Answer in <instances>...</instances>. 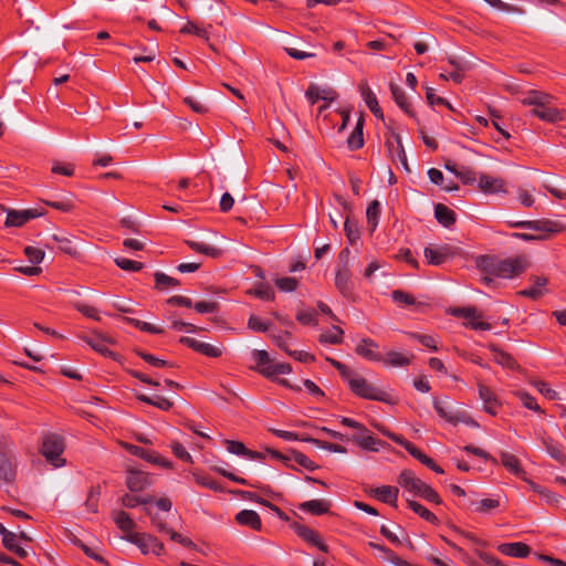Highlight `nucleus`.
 <instances>
[{
  "label": "nucleus",
  "instance_id": "5",
  "mask_svg": "<svg viewBox=\"0 0 566 566\" xmlns=\"http://www.w3.org/2000/svg\"><path fill=\"white\" fill-rule=\"evenodd\" d=\"M347 382L350 387V389L358 396L371 399V400H384V392L379 390L378 388L374 387L369 382H367L366 379L357 376L352 375L349 379H347Z\"/></svg>",
  "mask_w": 566,
  "mask_h": 566
},
{
  "label": "nucleus",
  "instance_id": "19",
  "mask_svg": "<svg viewBox=\"0 0 566 566\" xmlns=\"http://www.w3.org/2000/svg\"><path fill=\"white\" fill-rule=\"evenodd\" d=\"M553 96L543 91L532 90L528 91L527 95L522 98V103L524 105H530L534 107L546 106L547 104H552Z\"/></svg>",
  "mask_w": 566,
  "mask_h": 566
},
{
  "label": "nucleus",
  "instance_id": "22",
  "mask_svg": "<svg viewBox=\"0 0 566 566\" xmlns=\"http://www.w3.org/2000/svg\"><path fill=\"white\" fill-rule=\"evenodd\" d=\"M235 521L241 524L249 526L255 531H260L262 527L261 518L259 514L253 510H242L235 515Z\"/></svg>",
  "mask_w": 566,
  "mask_h": 566
},
{
  "label": "nucleus",
  "instance_id": "32",
  "mask_svg": "<svg viewBox=\"0 0 566 566\" xmlns=\"http://www.w3.org/2000/svg\"><path fill=\"white\" fill-rule=\"evenodd\" d=\"M500 457L502 465L506 468L509 471H511L517 476H522L524 474V470L521 468L520 461L515 455L502 451L500 453Z\"/></svg>",
  "mask_w": 566,
  "mask_h": 566
},
{
  "label": "nucleus",
  "instance_id": "55",
  "mask_svg": "<svg viewBox=\"0 0 566 566\" xmlns=\"http://www.w3.org/2000/svg\"><path fill=\"white\" fill-rule=\"evenodd\" d=\"M528 484L534 492L544 497L548 503H556L558 501V496L555 493L551 492L549 490L544 489L541 485L535 484L534 482L531 481L528 482Z\"/></svg>",
  "mask_w": 566,
  "mask_h": 566
},
{
  "label": "nucleus",
  "instance_id": "36",
  "mask_svg": "<svg viewBox=\"0 0 566 566\" xmlns=\"http://www.w3.org/2000/svg\"><path fill=\"white\" fill-rule=\"evenodd\" d=\"M364 119L360 117L356 124L355 129L352 132L347 139V145L350 149H359L364 145L363 138Z\"/></svg>",
  "mask_w": 566,
  "mask_h": 566
},
{
  "label": "nucleus",
  "instance_id": "18",
  "mask_svg": "<svg viewBox=\"0 0 566 566\" xmlns=\"http://www.w3.org/2000/svg\"><path fill=\"white\" fill-rule=\"evenodd\" d=\"M532 114L547 123H557L564 118L563 112L553 107L552 104H547L542 107H534Z\"/></svg>",
  "mask_w": 566,
  "mask_h": 566
},
{
  "label": "nucleus",
  "instance_id": "34",
  "mask_svg": "<svg viewBox=\"0 0 566 566\" xmlns=\"http://www.w3.org/2000/svg\"><path fill=\"white\" fill-rule=\"evenodd\" d=\"M491 349L493 352V359L499 365L510 368V369H515L518 367L515 359L510 354L499 349L497 347H495L493 345H491Z\"/></svg>",
  "mask_w": 566,
  "mask_h": 566
},
{
  "label": "nucleus",
  "instance_id": "1",
  "mask_svg": "<svg viewBox=\"0 0 566 566\" xmlns=\"http://www.w3.org/2000/svg\"><path fill=\"white\" fill-rule=\"evenodd\" d=\"M478 265L484 273L502 279H511L525 269L521 259L496 260L484 256L481 258Z\"/></svg>",
  "mask_w": 566,
  "mask_h": 566
},
{
  "label": "nucleus",
  "instance_id": "14",
  "mask_svg": "<svg viewBox=\"0 0 566 566\" xmlns=\"http://www.w3.org/2000/svg\"><path fill=\"white\" fill-rule=\"evenodd\" d=\"M479 188L488 195L506 192L503 179L485 174H482L479 177Z\"/></svg>",
  "mask_w": 566,
  "mask_h": 566
},
{
  "label": "nucleus",
  "instance_id": "54",
  "mask_svg": "<svg viewBox=\"0 0 566 566\" xmlns=\"http://www.w3.org/2000/svg\"><path fill=\"white\" fill-rule=\"evenodd\" d=\"M125 321L128 322L129 324L134 325L135 327H137L142 331L151 333V334H161L163 333L161 328L156 327L149 323L136 319V318L125 317Z\"/></svg>",
  "mask_w": 566,
  "mask_h": 566
},
{
  "label": "nucleus",
  "instance_id": "28",
  "mask_svg": "<svg viewBox=\"0 0 566 566\" xmlns=\"http://www.w3.org/2000/svg\"><path fill=\"white\" fill-rule=\"evenodd\" d=\"M226 444H227V450L230 453L238 454V455H244V457H247V458H249L251 460H261V459H263V454L262 453L248 450L245 448V446L243 443H241V442L232 441V440H227Z\"/></svg>",
  "mask_w": 566,
  "mask_h": 566
},
{
  "label": "nucleus",
  "instance_id": "24",
  "mask_svg": "<svg viewBox=\"0 0 566 566\" xmlns=\"http://www.w3.org/2000/svg\"><path fill=\"white\" fill-rule=\"evenodd\" d=\"M499 551L502 554L507 555V556L523 558V557H526L530 554L531 548H530V546H527L524 543L516 542V543L501 544L499 546Z\"/></svg>",
  "mask_w": 566,
  "mask_h": 566
},
{
  "label": "nucleus",
  "instance_id": "27",
  "mask_svg": "<svg viewBox=\"0 0 566 566\" xmlns=\"http://www.w3.org/2000/svg\"><path fill=\"white\" fill-rule=\"evenodd\" d=\"M352 273L349 269H337L335 276V285L337 290L345 296H348L352 292Z\"/></svg>",
  "mask_w": 566,
  "mask_h": 566
},
{
  "label": "nucleus",
  "instance_id": "37",
  "mask_svg": "<svg viewBox=\"0 0 566 566\" xmlns=\"http://www.w3.org/2000/svg\"><path fill=\"white\" fill-rule=\"evenodd\" d=\"M412 355L408 356L399 352H388L382 360L392 367H403L409 365Z\"/></svg>",
  "mask_w": 566,
  "mask_h": 566
},
{
  "label": "nucleus",
  "instance_id": "43",
  "mask_svg": "<svg viewBox=\"0 0 566 566\" xmlns=\"http://www.w3.org/2000/svg\"><path fill=\"white\" fill-rule=\"evenodd\" d=\"M302 441H306V442H310V443H313L322 449H325V450H328V451H332V452H338V453H346L347 450L345 447L340 446V444H334V443H329V442H325V441H321L319 439H315V438H312V437H305V438H301Z\"/></svg>",
  "mask_w": 566,
  "mask_h": 566
},
{
  "label": "nucleus",
  "instance_id": "40",
  "mask_svg": "<svg viewBox=\"0 0 566 566\" xmlns=\"http://www.w3.org/2000/svg\"><path fill=\"white\" fill-rule=\"evenodd\" d=\"M187 244L190 249H192L196 252L203 253L211 258H217L221 254V250L209 244L196 242V241H187Z\"/></svg>",
  "mask_w": 566,
  "mask_h": 566
},
{
  "label": "nucleus",
  "instance_id": "31",
  "mask_svg": "<svg viewBox=\"0 0 566 566\" xmlns=\"http://www.w3.org/2000/svg\"><path fill=\"white\" fill-rule=\"evenodd\" d=\"M434 217L443 227H450L455 221V213L442 203L436 205Z\"/></svg>",
  "mask_w": 566,
  "mask_h": 566
},
{
  "label": "nucleus",
  "instance_id": "2",
  "mask_svg": "<svg viewBox=\"0 0 566 566\" xmlns=\"http://www.w3.org/2000/svg\"><path fill=\"white\" fill-rule=\"evenodd\" d=\"M398 481L399 484L402 488L407 489L409 492H412L413 494L419 495L429 502H434L437 504L441 503L438 493L427 483L416 478V475L411 471H402L399 475Z\"/></svg>",
  "mask_w": 566,
  "mask_h": 566
},
{
  "label": "nucleus",
  "instance_id": "38",
  "mask_svg": "<svg viewBox=\"0 0 566 566\" xmlns=\"http://www.w3.org/2000/svg\"><path fill=\"white\" fill-rule=\"evenodd\" d=\"M379 216H380V203L378 200H374L369 203L367 211H366L367 224H368L370 232H374L375 229L377 228Z\"/></svg>",
  "mask_w": 566,
  "mask_h": 566
},
{
  "label": "nucleus",
  "instance_id": "45",
  "mask_svg": "<svg viewBox=\"0 0 566 566\" xmlns=\"http://www.w3.org/2000/svg\"><path fill=\"white\" fill-rule=\"evenodd\" d=\"M392 300L400 304V305H407V306H417L420 305L419 302L416 301V298L401 290H395L391 293Z\"/></svg>",
  "mask_w": 566,
  "mask_h": 566
},
{
  "label": "nucleus",
  "instance_id": "53",
  "mask_svg": "<svg viewBox=\"0 0 566 566\" xmlns=\"http://www.w3.org/2000/svg\"><path fill=\"white\" fill-rule=\"evenodd\" d=\"M543 444L548 454L558 462H564L566 457L560 449L549 439H543Z\"/></svg>",
  "mask_w": 566,
  "mask_h": 566
},
{
  "label": "nucleus",
  "instance_id": "13",
  "mask_svg": "<svg viewBox=\"0 0 566 566\" xmlns=\"http://www.w3.org/2000/svg\"><path fill=\"white\" fill-rule=\"evenodd\" d=\"M423 253L429 264L441 265L453 255V248L447 244L427 247Z\"/></svg>",
  "mask_w": 566,
  "mask_h": 566
},
{
  "label": "nucleus",
  "instance_id": "49",
  "mask_svg": "<svg viewBox=\"0 0 566 566\" xmlns=\"http://www.w3.org/2000/svg\"><path fill=\"white\" fill-rule=\"evenodd\" d=\"M52 240L59 244V249L70 255L76 253L75 248L72 245V242L69 238L60 234H53Z\"/></svg>",
  "mask_w": 566,
  "mask_h": 566
},
{
  "label": "nucleus",
  "instance_id": "51",
  "mask_svg": "<svg viewBox=\"0 0 566 566\" xmlns=\"http://www.w3.org/2000/svg\"><path fill=\"white\" fill-rule=\"evenodd\" d=\"M114 262L124 271L138 272L144 268L143 263L125 258H116Z\"/></svg>",
  "mask_w": 566,
  "mask_h": 566
},
{
  "label": "nucleus",
  "instance_id": "29",
  "mask_svg": "<svg viewBox=\"0 0 566 566\" xmlns=\"http://www.w3.org/2000/svg\"><path fill=\"white\" fill-rule=\"evenodd\" d=\"M371 494L378 500L396 506L398 489L384 485L371 490Z\"/></svg>",
  "mask_w": 566,
  "mask_h": 566
},
{
  "label": "nucleus",
  "instance_id": "39",
  "mask_svg": "<svg viewBox=\"0 0 566 566\" xmlns=\"http://www.w3.org/2000/svg\"><path fill=\"white\" fill-rule=\"evenodd\" d=\"M389 87L392 94V97L397 105L402 108L406 113H410L409 104L407 102V98L405 96L403 90L396 83L390 82Z\"/></svg>",
  "mask_w": 566,
  "mask_h": 566
},
{
  "label": "nucleus",
  "instance_id": "7",
  "mask_svg": "<svg viewBox=\"0 0 566 566\" xmlns=\"http://www.w3.org/2000/svg\"><path fill=\"white\" fill-rule=\"evenodd\" d=\"M17 476V460L10 452L0 451V488L11 485Z\"/></svg>",
  "mask_w": 566,
  "mask_h": 566
},
{
  "label": "nucleus",
  "instance_id": "8",
  "mask_svg": "<svg viewBox=\"0 0 566 566\" xmlns=\"http://www.w3.org/2000/svg\"><path fill=\"white\" fill-rule=\"evenodd\" d=\"M306 98L311 104H315L318 101H324L325 103L333 102L337 97L336 91L328 84H318L312 82L308 85V88L305 92Z\"/></svg>",
  "mask_w": 566,
  "mask_h": 566
},
{
  "label": "nucleus",
  "instance_id": "56",
  "mask_svg": "<svg viewBox=\"0 0 566 566\" xmlns=\"http://www.w3.org/2000/svg\"><path fill=\"white\" fill-rule=\"evenodd\" d=\"M24 253L28 260L33 264H39L43 261L45 253L43 250L34 247H25Z\"/></svg>",
  "mask_w": 566,
  "mask_h": 566
},
{
  "label": "nucleus",
  "instance_id": "46",
  "mask_svg": "<svg viewBox=\"0 0 566 566\" xmlns=\"http://www.w3.org/2000/svg\"><path fill=\"white\" fill-rule=\"evenodd\" d=\"M408 505L415 513L419 514L426 521L431 523H434L437 521L436 515L431 513L429 510H427L424 506H422L420 503L408 500Z\"/></svg>",
  "mask_w": 566,
  "mask_h": 566
},
{
  "label": "nucleus",
  "instance_id": "64",
  "mask_svg": "<svg viewBox=\"0 0 566 566\" xmlns=\"http://www.w3.org/2000/svg\"><path fill=\"white\" fill-rule=\"evenodd\" d=\"M534 386L546 398L552 400L557 398V392L549 388V386L546 382L537 380L534 382Z\"/></svg>",
  "mask_w": 566,
  "mask_h": 566
},
{
  "label": "nucleus",
  "instance_id": "9",
  "mask_svg": "<svg viewBox=\"0 0 566 566\" xmlns=\"http://www.w3.org/2000/svg\"><path fill=\"white\" fill-rule=\"evenodd\" d=\"M145 511H146V514L150 517L151 524L157 528L158 532L168 535L170 537V539H172L174 542H177L184 546H187V547L193 546V543L191 539L184 537L181 534L171 530L157 513H153V511L148 507H146Z\"/></svg>",
  "mask_w": 566,
  "mask_h": 566
},
{
  "label": "nucleus",
  "instance_id": "3",
  "mask_svg": "<svg viewBox=\"0 0 566 566\" xmlns=\"http://www.w3.org/2000/svg\"><path fill=\"white\" fill-rule=\"evenodd\" d=\"M64 451L63 439L54 433H48L43 437L41 452L54 468L63 467L65 460L61 458Z\"/></svg>",
  "mask_w": 566,
  "mask_h": 566
},
{
  "label": "nucleus",
  "instance_id": "35",
  "mask_svg": "<svg viewBox=\"0 0 566 566\" xmlns=\"http://www.w3.org/2000/svg\"><path fill=\"white\" fill-rule=\"evenodd\" d=\"M546 284V277L536 276L533 281L532 287L521 291L520 294L536 300L544 294V287Z\"/></svg>",
  "mask_w": 566,
  "mask_h": 566
},
{
  "label": "nucleus",
  "instance_id": "48",
  "mask_svg": "<svg viewBox=\"0 0 566 566\" xmlns=\"http://www.w3.org/2000/svg\"><path fill=\"white\" fill-rule=\"evenodd\" d=\"M344 332L338 326H333V329L331 332H326L321 335L319 340L323 343H329V344H339L342 343V336Z\"/></svg>",
  "mask_w": 566,
  "mask_h": 566
},
{
  "label": "nucleus",
  "instance_id": "57",
  "mask_svg": "<svg viewBox=\"0 0 566 566\" xmlns=\"http://www.w3.org/2000/svg\"><path fill=\"white\" fill-rule=\"evenodd\" d=\"M344 230L350 243H355L359 239L358 227L349 218L345 221Z\"/></svg>",
  "mask_w": 566,
  "mask_h": 566
},
{
  "label": "nucleus",
  "instance_id": "15",
  "mask_svg": "<svg viewBox=\"0 0 566 566\" xmlns=\"http://www.w3.org/2000/svg\"><path fill=\"white\" fill-rule=\"evenodd\" d=\"M81 338L101 355L105 357L113 355V353L105 345V343H111L112 339L105 334L94 331L92 337L81 336Z\"/></svg>",
  "mask_w": 566,
  "mask_h": 566
},
{
  "label": "nucleus",
  "instance_id": "20",
  "mask_svg": "<svg viewBox=\"0 0 566 566\" xmlns=\"http://www.w3.org/2000/svg\"><path fill=\"white\" fill-rule=\"evenodd\" d=\"M377 348L378 344L369 338H365L357 345L356 352L369 360L380 361L382 356L376 350Z\"/></svg>",
  "mask_w": 566,
  "mask_h": 566
},
{
  "label": "nucleus",
  "instance_id": "60",
  "mask_svg": "<svg viewBox=\"0 0 566 566\" xmlns=\"http://www.w3.org/2000/svg\"><path fill=\"white\" fill-rule=\"evenodd\" d=\"M472 505L475 506L476 511L489 512L499 506V501L493 499H484L481 501L472 502Z\"/></svg>",
  "mask_w": 566,
  "mask_h": 566
},
{
  "label": "nucleus",
  "instance_id": "25",
  "mask_svg": "<svg viewBox=\"0 0 566 566\" xmlns=\"http://www.w3.org/2000/svg\"><path fill=\"white\" fill-rule=\"evenodd\" d=\"M479 396H480V399L484 403L485 411H488L491 415H495L496 407L499 406V400H497L496 396L493 394V391L489 387L480 384L479 385Z\"/></svg>",
  "mask_w": 566,
  "mask_h": 566
},
{
  "label": "nucleus",
  "instance_id": "11",
  "mask_svg": "<svg viewBox=\"0 0 566 566\" xmlns=\"http://www.w3.org/2000/svg\"><path fill=\"white\" fill-rule=\"evenodd\" d=\"M511 226L513 228H521L546 233L559 232L563 229L559 223L551 220L517 221Z\"/></svg>",
  "mask_w": 566,
  "mask_h": 566
},
{
  "label": "nucleus",
  "instance_id": "10",
  "mask_svg": "<svg viewBox=\"0 0 566 566\" xmlns=\"http://www.w3.org/2000/svg\"><path fill=\"white\" fill-rule=\"evenodd\" d=\"M1 209L7 212L6 227H22L29 220L43 216V211L36 209L13 210L4 207Z\"/></svg>",
  "mask_w": 566,
  "mask_h": 566
},
{
  "label": "nucleus",
  "instance_id": "33",
  "mask_svg": "<svg viewBox=\"0 0 566 566\" xmlns=\"http://www.w3.org/2000/svg\"><path fill=\"white\" fill-rule=\"evenodd\" d=\"M114 522L120 528V531L124 532V536L135 534L133 532V530L135 528V523L126 512H116L114 516Z\"/></svg>",
  "mask_w": 566,
  "mask_h": 566
},
{
  "label": "nucleus",
  "instance_id": "17",
  "mask_svg": "<svg viewBox=\"0 0 566 566\" xmlns=\"http://www.w3.org/2000/svg\"><path fill=\"white\" fill-rule=\"evenodd\" d=\"M358 90L369 111L376 117L382 118L384 114L381 108L379 107L377 97L375 93L371 91V88L368 86V84L366 82H361L358 86Z\"/></svg>",
  "mask_w": 566,
  "mask_h": 566
},
{
  "label": "nucleus",
  "instance_id": "62",
  "mask_svg": "<svg viewBox=\"0 0 566 566\" xmlns=\"http://www.w3.org/2000/svg\"><path fill=\"white\" fill-rule=\"evenodd\" d=\"M254 294L262 298V300H266V301H272L274 300V291L273 289L270 286V285H265V284H261L260 286H258L254 291Z\"/></svg>",
  "mask_w": 566,
  "mask_h": 566
},
{
  "label": "nucleus",
  "instance_id": "23",
  "mask_svg": "<svg viewBox=\"0 0 566 566\" xmlns=\"http://www.w3.org/2000/svg\"><path fill=\"white\" fill-rule=\"evenodd\" d=\"M388 150L390 151L392 158L398 160L406 170H409L407 155L405 153L403 146L401 144V139L399 135H396L392 140L387 142Z\"/></svg>",
  "mask_w": 566,
  "mask_h": 566
},
{
  "label": "nucleus",
  "instance_id": "12",
  "mask_svg": "<svg viewBox=\"0 0 566 566\" xmlns=\"http://www.w3.org/2000/svg\"><path fill=\"white\" fill-rule=\"evenodd\" d=\"M151 478L139 470L128 469L126 485L130 492L137 493L148 489L151 485Z\"/></svg>",
  "mask_w": 566,
  "mask_h": 566
},
{
  "label": "nucleus",
  "instance_id": "59",
  "mask_svg": "<svg viewBox=\"0 0 566 566\" xmlns=\"http://www.w3.org/2000/svg\"><path fill=\"white\" fill-rule=\"evenodd\" d=\"M426 97H427L428 103L431 106L446 105L449 108H451V105L448 103V101H446L444 98H442L440 96H437L434 93V88H432V87L426 86Z\"/></svg>",
  "mask_w": 566,
  "mask_h": 566
},
{
  "label": "nucleus",
  "instance_id": "44",
  "mask_svg": "<svg viewBox=\"0 0 566 566\" xmlns=\"http://www.w3.org/2000/svg\"><path fill=\"white\" fill-rule=\"evenodd\" d=\"M125 449L130 452L132 454L134 455H137L148 462L150 461H158V454L156 453H151L140 447H137V446H134V444H129V443H125L124 444Z\"/></svg>",
  "mask_w": 566,
  "mask_h": 566
},
{
  "label": "nucleus",
  "instance_id": "50",
  "mask_svg": "<svg viewBox=\"0 0 566 566\" xmlns=\"http://www.w3.org/2000/svg\"><path fill=\"white\" fill-rule=\"evenodd\" d=\"M488 4H490L492 8L494 9H497L500 11H503V12H510V13H523V9L514 6V4H510V3H506L502 0H484Z\"/></svg>",
  "mask_w": 566,
  "mask_h": 566
},
{
  "label": "nucleus",
  "instance_id": "47",
  "mask_svg": "<svg viewBox=\"0 0 566 566\" xmlns=\"http://www.w3.org/2000/svg\"><path fill=\"white\" fill-rule=\"evenodd\" d=\"M294 531L295 533L301 536L304 541L311 543V544H315L317 542V539L319 538V535L317 533H315L313 530L304 526V525H298L296 524L294 526Z\"/></svg>",
  "mask_w": 566,
  "mask_h": 566
},
{
  "label": "nucleus",
  "instance_id": "4",
  "mask_svg": "<svg viewBox=\"0 0 566 566\" xmlns=\"http://www.w3.org/2000/svg\"><path fill=\"white\" fill-rule=\"evenodd\" d=\"M124 539L127 542L136 545L143 554L154 553L156 555H160L164 552V545L161 542L158 541L157 537L146 534V533H139V534H129L126 536H123Z\"/></svg>",
  "mask_w": 566,
  "mask_h": 566
},
{
  "label": "nucleus",
  "instance_id": "30",
  "mask_svg": "<svg viewBox=\"0 0 566 566\" xmlns=\"http://www.w3.org/2000/svg\"><path fill=\"white\" fill-rule=\"evenodd\" d=\"M352 439L361 448L370 451H377L378 446L380 444V441H378L371 434H369L367 429L365 432L358 431L356 434L353 436Z\"/></svg>",
  "mask_w": 566,
  "mask_h": 566
},
{
  "label": "nucleus",
  "instance_id": "63",
  "mask_svg": "<svg viewBox=\"0 0 566 566\" xmlns=\"http://www.w3.org/2000/svg\"><path fill=\"white\" fill-rule=\"evenodd\" d=\"M195 310L200 313H214L217 311L218 304L216 302H197L196 304H192Z\"/></svg>",
  "mask_w": 566,
  "mask_h": 566
},
{
  "label": "nucleus",
  "instance_id": "41",
  "mask_svg": "<svg viewBox=\"0 0 566 566\" xmlns=\"http://www.w3.org/2000/svg\"><path fill=\"white\" fill-rule=\"evenodd\" d=\"M292 368L290 364H275V365H269L266 367L261 368V374L264 375L268 378H272L276 375H283L291 373Z\"/></svg>",
  "mask_w": 566,
  "mask_h": 566
},
{
  "label": "nucleus",
  "instance_id": "61",
  "mask_svg": "<svg viewBox=\"0 0 566 566\" xmlns=\"http://www.w3.org/2000/svg\"><path fill=\"white\" fill-rule=\"evenodd\" d=\"M193 478L196 480V482L205 488H208L210 490H213V491H222V488L214 481L210 480L208 476L206 475H201V474H197L195 473L193 474Z\"/></svg>",
  "mask_w": 566,
  "mask_h": 566
},
{
  "label": "nucleus",
  "instance_id": "58",
  "mask_svg": "<svg viewBox=\"0 0 566 566\" xmlns=\"http://www.w3.org/2000/svg\"><path fill=\"white\" fill-rule=\"evenodd\" d=\"M275 284L283 292H292L297 286V280L294 277H277Z\"/></svg>",
  "mask_w": 566,
  "mask_h": 566
},
{
  "label": "nucleus",
  "instance_id": "16",
  "mask_svg": "<svg viewBox=\"0 0 566 566\" xmlns=\"http://www.w3.org/2000/svg\"><path fill=\"white\" fill-rule=\"evenodd\" d=\"M180 342L209 357H219L222 354L220 348L191 337H181Z\"/></svg>",
  "mask_w": 566,
  "mask_h": 566
},
{
  "label": "nucleus",
  "instance_id": "26",
  "mask_svg": "<svg viewBox=\"0 0 566 566\" xmlns=\"http://www.w3.org/2000/svg\"><path fill=\"white\" fill-rule=\"evenodd\" d=\"M433 407L438 415L449 422H457L461 420V418L457 412L452 410L450 403L446 399H434ZM462 421L464 420L462 419Z\"/></svg>",
  "mask_w": 566,
  "mask_h": 566
},
{
  "label": "nucleus",
  "instance_id": "42",
  "mask_svg": "<svg viewBox=\"0 0 566 566\" xmlns=\"http://www.w3.org/2000/svg\"><path fill=\"white\" fill-rule=\"evenodd\" d=\"M300 509L308 511L313 514H324L328 510V505L323 500H312L301 504Z\"/></svg>",
  "mask_w": 566,
  "mask_h": 566
},
{
  "label": "nucleus",
  "instance_id": "6",
  "mask_svg": "<svg viewBox=\"0 0 566 566\" xmlns=\"http://www.w3.org/2000/svg\"><path fill=\"white\" fill-rule=\"evenodd\" d=\"M449 313L455 317H463L468 319L467 326H470L473 329H482L489 331L491 329V324L483 322V315L475 307H453L449 310Z\"/></svg>",
  "mask_w": 566,
  "mask_h": 566
},
{
  "label": "nucleus",
  "instance_id": "52",
  "mask_svg": "<svg viewBox=\"0 0 566 566\" xmlns=\"http://www.w3.org/2000/svg\"><path fill=\"white\" fill-rule=\"evenodd\" d=\"M155 281H156V287L157 289H164V287H170V286H177L179 284V281L163 273V272H156L155 273Z\"/></svg>",
  "mask_w": 566,
  "mask_h": 566
},
{
  "label": "nucleus",
  "instance_id": "21",
  "mask_svg": "<svg viewBox=\"0 0 566 566\" xmlns=\"http://www.w3.org/2000/svg\"><path fill=\"white\" fill-rule=\"evenodd\" d=\"M271 455L281 461L293 460L294 462L310 471H314L317 468L305 454L295 450L291 452V455H283L276 451H272Z\"/></svg>",
  "mask_w": 566,
  "mask_h": 566
}]
</instances>
